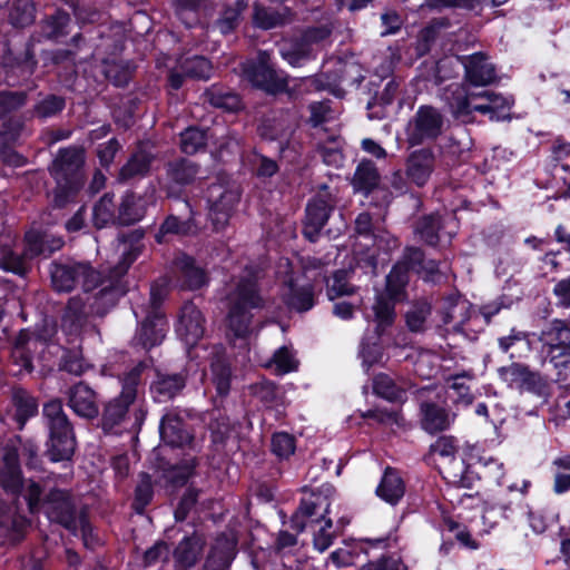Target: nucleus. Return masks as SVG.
Segmentation results:
<instances>
[{
    "label": "nucleus",
    "mask_w": 570,
    "mask_h": 570,
    "mask_svg": "<svg viewBox=\"0 0 570 570\" xmlns=\"http://www.w3.org/2000/svg\"><path fill=\"white\" fill-rule=\"evenodd\" d=\"M246 0H235L232 3H226L217 20L215 27L223 33L228 35L236 30L243 19V13L247 9Z\"/></svg>",
    "instance_id": "nucleus-45"
},
{
    "label": "nucleus",
    "mask_w": 570,
    "mask_h": 570,
    "mask_svg": "<svg viewBox=\"0 0 570 570\" xmlns=\"http://www.w3.org/2000/svg\"><path fill=\"white\" fill-rule=\"evenodd\" d=\"M71 17L63 10L45 16L39 22L40 37L46 40L59 41L70 32Z\"/></svg>",
    "instance_id": "nucleus-32"
},
{
    "label": "nucleus",
    "mask_w": 570,
    "mask_h": 570,
    "mask_svg": "<svg viewBox=\"0 0 570 570\" xmlns=\"http://www.w3.org/2000/svg\"><path fill=\"white\" fill-rule=\"evenodd\" d=\"M166 321L160 311H154L148 315L138 328L135 343L145 350H149L161 343L165 337Z\"/></svg>",
    "instance_id": "nucleus-28"
},
{
    "label": "nucleus",
    "mask_w": 570,
    "mask_h": 570,
    "mask_svg": "<svg viewBox=\"0 0 570 570\" xmlns=\"http://www.w3.org/2000/svg\"><path fill=\"white\" fill-rule=\"evenodd\" d=\"M405 492V484L399 472L386 468L383 478L376 489V494L390 504H396Z\"/></svg>",
    "instance_id": "nucleus-41"
},
{
    "label": "nucleus",
    "mask_w": 570,
    "mask_h": 570,
    "mask_svg": "<svg viewBox=\"0 0 570 570\" xmlns=\"http://www.w3.org/2000/svg\"><path fill=\"white\" fill-rule=\"evenodd\" d=\"M186 385V374L180 373H156L150 390L158 402L168 401L179 394Z\"/></svg>",
    "instance_id": "nucleus-33"
},
{
    "label": "nucleus",
    "mask_w": 570,
    "mask_h": 570,
    "mask_svg": "<svg viewBox=\"0 0 570 570\" xmlns=\"http://www.w3.org/2000/svg\"><path fill=\"white\" fill-rule=\"evenodd\" d=\"M12 242L10 234L0 235V267L18 275H24L30 269V264L27 263L23 253L18 255L12 250Z\"/></svg>",
    "instance_id": "nucleus-40"
},
{
    "label": "nucleus",
    "mask_w": 570,
    "mask_h": 570,
    "mask_svg": "<svg viewBox=\"0 0 570 570\" xmlns=\"http://www.w3.org/2000/svg\"><path fill=\"white\" fill-rule=\"evenodd\" d=\"M431 314V299L428 297H420L412 301L404 314L406 328L411 333H424L428 330V323Z\"/></svg>",
    "instance_id": "nucleus-35"
},
{
    "label": "nucleus",
    "mask_w": 570,
    "mask_h": 570,
    "mask_svg": "<svg viewBox=\"0 0 570 570\" xmlns=\"http://www.w3.org/2000/svg\"><path fill=\"white\" fill-rule=\"evenodd\" d=\"M205 324L202 311L193 302H186L180 308L176 332L186 345L194 346L203 338Z\"/></svg>",
    "instance_id": "nucleus-17"
},
{
    "label": "nucleus",
    "mask_w": 570,
    "mask_h": 570,
    "mask_svg": "<svg viewBox=\"0 0 570 570\" xmlns=\"http://www.w3.org/2000/svg\"><path fill=\"white\" fill-rule=\"evenodd\" d=\"M40 338L28 330H21L13 341L10 360L17 366V374L31 373L32 355L41 345Z\"/></svg>",
    "instance_id": "nucleus-19"
},
{
    "label": "nucleus",
    "mask_w": 570,
    "mask_h": 570,
    "mask_svg": "<svg viewBox=\"0 0 570 570\" xmlns=\"http://www.w3.org/2000/svg\"><path fill=\"white\" fill-rule=\"evenodd\" d=\"M65 108L66 99L63 96L40 92L29 112L36 119L46 120L57 117Z\"/></svg>",
    "instance_id": "nucleus-43"
},
{
    "label": "nucleus",
    "mask_w": 570,
    "mask_h": 570,
    "mask_svg": "<svg viewBox=\"0 0 570 570\" xmlns=\"http://www.w3.org/2000/svg\"><path fill=\"white\" fill-rule=\"evenodd\" d=\"M350 272L346 269L335 271L326 282V293L331 301L342 296H351L356 292V287L348 281Z\"/></svg>",
    "instance_id": "nucleus-50"
},
{
    "label": "nucleus",
    "mask_w": 570,
    "mask_h": 570,
    "mask_svg": "<svg viewBox=\"0 0 570 570\" xmlns=\"http://www.w3.org/2000/svg\"><path fill=\"white\" fill-rule=\"evenodd\" d=\"M199 460L196 455L186 453L176 464H168L160 469V480L165 487L173 489L184 487L196 474Z\"/></svg>",
    "instance_id": "nucleus-25"
},
{
    "label": "nucleus",
    "mask_w": 570,
    "mask_h": 570,
    "mask_svg": "<svg viewBox=\"0 0 570 570\" xmlns=\"http://www.w3.org/2000/svg\"><path fill=\"white\" fill-rule=\"evenodd\" d=\"M373 391L376 395L391 402L402 401L405 396V386L396 383L385 373H380L374 377Z\"/></svg>",
    "instance_id": "nucleus-49"
},
{
    "label": "nucleus",
    "mask_w": 570,
    "mask_h": 570,
    "mask_svg": "<svg viewBox=\"0 0 570 570\" xmlns=\"http://www.w3.org/2000/svg\"><path fill=\"white\" fill-rule=\"evenodd\" d=\"M295 20V13L289 8L274 9L254 4L253 22L257 28L269 30L292 23Z\"/></svg>",
    "instance_id": "nucleus-31"
},
{
    "label": "nucleus",
    "mask_w": 570,
    "mask_h": 570,
    "mask_svg": "<svg viewBox=\"0 0 570 570\" xmlns=\"http://www.w3.org/2000/svg\"><path fill=\"white\" fill-rule=\"evenodd\" d=\"M200 171V166L185 157L174 158L164 165V176L159 180L161 190L168 198H180L185 188L193 185Z\"/></svg>",
    "instance_id": "nucleus-10"
},
{
    "label": "nucleus",
    "mask_w": 570,
    "mask_h": 570,
    "mask_svg": "<svg viewBox=\"0 0 570 570\" xmlns=\"http://www.w3.org/2000/svg\"><path fill=\"white\" fill-rule=\"evenodd\" d=\"M206 540L194 532L181 539L173 551L174 570H191L199 562Z\"/></svg>",
    "instance_id": "nucleus-20"
},
{
    "label": "nucleus",
    "mask_w": 570,
    "mask_h": 570,
    "mask_svg": "<svg viewBox=\"0 0 570 570\" xmlns=\"http://www.w3.org/2000/svg\"><path fill=\"white\" fill-rule=\"evenodd\" d=\"M91 220L97 229L105 228L111 223L117 224V212L112 194H105L94 205Z\"/></svg>",
    "instance_id": "nucleus-46"
},
{
    "label": "nucleus",
    "mask_w": 570,
    "mask_h": 570,
    "mask_svg": "<svg viewBox=\"0 0 570 570\" xmlns=\"http://www.w3.org/2000/svg\"><path fill=\"white\" fill-rule=\"evenodd\" d=\"M83 184L72 181H56L51 193V205L55 208L66 207L82 188Z\"/></svg>",
    "instance_id": "nucleus-57"
},
{
    "label": "nucleus",
    "mask_w": 570,
    "mask_h": 570,
    "mask_svg": "<svg viewBox=\"0 0 570 570\" xmlns=\"http://www.w3.org/2000/svg\"><path fill=\"white\" fill-rule=\"evenodd\" d=\"M338 203L337 195L326 185H322L318 191L306 205L303 222V234L311 242H315L321 230L327 223L331 213Z\"/></svg>",
    "instance_id": "nucleus-9"
},
{
    "label": "nucleus",
    "mask_w": 570,
    "mask_h": 570,
    "mask_svg": "<svg viewBox=\"0 0 570 570\" xmlns=\"http://www.w3.org/2000/svg\"><path fill=\"white\" fill-rule=\"evenodd\" d=\"M184 206L188 213V217L180 219L178 216L169 215L160 225L158 232L155 235L157 243L161 244L167 242L169 235H188L193 232L194 224L191 219L193 209L187 200H184Z\"/></svg>",
    "instance_id": "nucleus-39"
},
{
    "label": "nucleus",
    "mask_w": 570,
    "mask_h": 570,
    "mask_svg": "<svg viewBox=\"0 0 570 570\" xmlns=\"http://www.w3.org/2000/svg\"><path fill=\"white\" fill-rule=\"evenodd\" d=\"M26 126L21 117H10L0 126V142L14 144L24 131Z\"/></svg>",
    "instance_id": "nucleus-62"
},
{
    "label": "nucleus",
    "mask_w": 570,
    "mask_h": 570,
    "mask_svg": "<svg viewBox=\"0 0 570 570\" xmlns=\"http://www.w3.org/2000/svg\"><path fill=\"white\" fill-rule=\"evenodd\" d=\"M330 508L331 501L327 495L312 493L309 498L302 500L299 508L291 518V527L298 533L321 520L325 521L324 525L314 535V547L321 552L330 548L334 539V533L330 531L333 521L330 518L326 519Z\"/></svg>",
    "instance_id": "nucleus-6"
},
{
    "label": "nucleus",
    "mask_w": 570,
    "mask_h": 570,
    "mask_svg": "<svg viewBox=\"0 0 570 570\" xmlns=\"http://www.w3.org/2000/svg\"><path fill=\"white\" fill-rule=\"evenodd\" d=\"M434 154L430 148L413 151L406 160L407 178L417 187H423L434 169Z\"/></svg>",
    "instance_id": "nucleus-26"
},
{
    "label": "nucleus",
    "mask_w": 570,
    "mask_h": 570,
    "mask_svg": "<svg viewBox=\"0 0 570 570\" xmlns=\"http://www.w3.org/2000/svg\"><path fill=\"white\" fill-rule=\"evenodd\" d=\"M259 272L246 267L227 286L225 303L227 328L237 338H245L252 330L253 309L263 308L265 301L258 286Z\"/></svg>",
    "instance_id": "nucleus-2"
},
{
    "label": "nucleus",
    "mask_w": 570,
    "mask_h": 570,
    "mask_svg": "<svg viewBox=\"0 0 570 570\" xmlns=\"http://www.w3.org/2000/svg\"><path fill=\"white\" fill-rule=\"evenodd\" d=\"M500 379L510 387L520 392H528L538 396L542 403H547L550 396V384L548 380L528 365L513 362L499 368Z\"/></svg>",
    "instance_id": "nucleus-8"
},
{
    "label": "nucleus",
    "mask_w": 570,
    "mask_h": 570,
    "mask_svg": "<svg viewBox=\"0 0 570 570\" xmlns=\"http://www.w3.org/2000/svg\"><path fill=\"white\" fill-rule=\"evenodd\" d=\"M209 553L230 566L237 554V539L232 532H223L215 539Z\"/></svg>",
    "instance_id": "nucleus-51"
},
{
    "label": "nucleus",
    "mask_w": 570,
    "mask_h": 570,
    "mask_svg": "<svg viewBox=\"0 0 570 570\" xmlns=\"http://www.w3.org/2000/svg\"><path fill=\"white\" fill-rule=\"evenodd\" d=\"M11 402L16 410V420L22 429L26 422L38 413V401L23 387L16 386L11 390Z\"/></svg>",
    "instance_id": "nucleus-42"
},
{
    "label": "nucleus",
    "mask_w": 570,
    "mask_h": 570,
    "mask_svg": "<svg viewBox=\"0 0 570 570\" xmlns=\"http://www.w3.org/2000/svg\"><path fill=\"white\" fill-rule=\"evenodd\" d=\"M85 43V38L81 33H76L71 40H70V47L69 49H56L50 51L49 60L53 65H71L76 66L77 63V55L78 50L81 48V46Z\"/></svg>",
    "instance_id": "nucleus-55"
},
{
    "label": "nucleus",
    "mask_w": 570,
    "mask_h": 570,
    "mask_svg": "<svg viewBox=\"0 0 570 570\" xmlns=\"http://www.w3.org/2000/svg\"><path fill=\"white\" fill-rule=\"evenodd\" d=\"M159 432L163 442L171 448L191 446L194 442V436L186 423L175 413H167L163 416Z\"/></svg>",
    "instance_id": "nucleus-23"
},
{
    "label": "nucleus",
    "mask_w": 570,
    "mask_h": 570,
    "mask_svg": "<svg viewBox=\"0 0 570 570\" xmlns=\"http://www.w3.org/2000/svg\"><path fill=\"white\" fill-rule=\"evenodd\" d=\"M283 297L289 309L298 313L307 312L315 304L314 286L311 283L299 285L295 281L289 279Z\"/></svg>",
    "instance_id": "nucleus-30"
},
{
    "label": "nucleus",
    "mask_w": 570,
    "mask_h": 570,
    "mask_svg": "<svg viewBox=\"0 0 570 570\" xmlns=\"http://www.w3.org/2000/svg\"><path fill=\"white\" fill-rule=\"evenodd\" d=\"M442 227V218L438 214L421 217L414 227V233L426 245L436 246L440 240L439 232Z\"/></svg>",
    "instance_id": "nucleus-48"
},
{
    "label": "nucleus",
    "mask_w": 570,
    "mask_h": 570,
    "mask_svg": "<svg viewBox=\"0 0 570 570\" xmlns=\"http://www.w3.org/2000/svg\"><path fill=\"white\" fill-rule=\"evenodd\" d=\"M479 99L488 100V105H473L475 111L489 115L490 120L500 121L510 118L512 101L493 91L480 92Z\"/></svg>",
    "instance_id": "nucleus-38"
},
{
    "label": "nucleus",
    "mask_w": 570,
    "mask_h": 570,
    "mask_svg": "<svg viewBox=\"0 0 570 570\" xmlns=\"http://www.w3.org/2000/svg\"><path fill=\"white\" fill-rule=\"evenodd\" d=\"M539 341L547 350V356L570 354V326L562 320H553L541 331Z\"/></svg>",
    "instance_id": "nucleus-22"
},
{
    "label": "nucleus",
    "mask_w": 570,
    "mask_h": 570,
    "mask_svg": "<svg viewBox=\"0 0 570 570\" xmlns=\"http://www.w3.org/2000/svg\"><path fill=\"white\" fill-rule=\"evenodd\" d=\"M83 164V148L77 146L61 148L52 160L49 167V173L55 181L85 184V176L82 173Z\"/></svg>",
    "instance_id": "nucleus-12"
},
{
    "label": "nucleus",
    "mask_w": 570,
    "mask_h": 570,
    "mask_svg": "<svg viewBox=\"0 0 570 570\" xmlns=\"http://www.w3.org/2000/svg\"><path fill=\"white\" fill-rule=\"evenodd\" d=\"M210 367L213 373V383L216 387L217 395L225 397L230 389V367L222 358L212 361Z\"/></svg>",
    "instance_id": "nucleus-56"
},
{
    "label": "nucleus",
    "mask_w": 570,
    "mask_h": 570,
    "mask_svg": "<svg viewBox=\"0 0 570 570\" xmlns=\"http://www.w3.org/2000/svg\"><path fill=\"white\" fill-rule=\"evenodd\" d=\"M139 254V247L132 246L129 250L124 249L122 262L117 265L110 275L105 278L87 262L72 259H57L50 263L49 274L52 288L58 293L73 291L81 281L82 289L89 293L101 286L99 295H108L114 291V282L121 277Z\"/></svg>",
    "instance_id": "nucleus-1"
},
{
    "label": "nucleus",
    "mask_w": 570,
    "mask_h": 570,
    "mask_svg": "<svg viewBox=\"0 0 570 570\" xmlns=\"http://www.w3.org/2000/svg\"><path fill=\"white\" fill-rule=\"evenodd\" d=\"M207 145V131L189 127L180 134V149L184 154L194 155Z\"/></svg>",
    "instance_id": "nucleus-54"
},
{
    "label": "nucleus",
    "mask_w": 570,
    "mask_h": 570,
    "mask_svg": "<svg viewBox=\"0 0 570 570\" xmlns=\"http://www.w3.org/2000/svg\"><path fill=\"white\" fill-rule=\"evenodd\" d=\"M154 497L151 476L141 472L139 474L138 484L135 490L134 508L137 512H141L150 502Z\"/></svg>",
    "instance_id": "nucleus-61"
},
{
    "label": "nucleus",
    "mask_w": 570,
    "mask_h": 570,
    "mask_svg": "<svg viewBox=\"0 0 570 570\" xmlns=\"http://www.w3.org/2000/svg\"><path fill=\"white\" fill-rule=\"evenodd\" d=\"M68 406L80 417L94 420L99 415L98 395L85 382H78L66 392Z\"/></svg>",
    "instance_id": "nucleus-18"
},
{
    "label": "nucleus",
    "mask_w": 570,
    "mask_h": 570,
    "mask_svg": "<svg viewBox=\"0 0 570 570\" xmlns=\"http://www.w3.org/2000/svg\"><path fill=\"white\" fill-rule=\"evenodd\" d=\"M75 16L79 23H97L106 21L107 13L89 3H79L75 7Z\"/></svg>",
    "instance_id": "nucleus-64"
},
{
    "label": "nucleus",
    "mask_w": 570,
    "mask_h": 570,
    "mask_svg": "<svg viewBox=\"0 0 570 570\" xmlns=\"http://www.w3.org/2000/svg\"><path fill=\"white\" fill-rule=\"evenodd\" d=\"M444 117L432 106H421L406 126V141L417 146L435 140L443 131Z\"/></svg>",
    "instance_id": "nucleus-11"
},
{
    "label": "nucleus",
    "mask_w": 570,
    "mask_h": 570,
    "mask_svg": "<svg viewBox=\"0 0 570 570\" xmlns=\"http://www.w3.org/2000/svg\"><path fill=\"white\" fill-rule=\"evenodd\" d=\"M87 303L80 295L72 296L63 309L61 317V328L70 338V342L79 340L82 334L94 328L89 322V313L87 311Z\"/></svg>",
    "instance_id": "nucleus-16"
},
{
    "label": "nucleus",
    "mask_w": 570,
    "mask_h": 570,
    "mask_svg": "<svg viewBox=\"0 0 570 570\" xmlns=\"http://www.w3.org/2000/svg\"><path fill=\"white\" fill-rule=\"evenodd\" d=\"M43 416L49 430L46 454L52 462L70 460L76 448L71 422L63 411L62 401L52 399L43 405Z\"/></svg>",
    "instance_id": "nucleus-5"
},
{
    "label": "nucleus",
    "mask_w": 570,
    "mask_h": 570,
    "mask_svg": "<svg viewBox=\"0 0 570 570\" xmlns=\"http://www.w3.org/2000/svg\"><path fill=\"white\" fill-rule=\"evenodd\" d=\"M63 244L65 243L61 237H56L53 235L32 229L27 232L24 235L23 257H26V261L29 264L31 259L40 255L49 256L61 249Z\"/></svg>",
    "instance_id": "nucleus-24"
},
{
    "label": "nucleus",
    "mask_w": 570,
    "mask_h": 570,
    "mask_svg": "<svg viewBox=\"0 0 570 570\" xmlns=\"http://www.w3.org/2000/svg\"><path fill=\"white\" fill-rule=\"evenodd\" d=\"M35 12L31 0H16L10 11V22L19 28L30 26L35 21Z\"/></svg>",
    "instance_id": "nucleus-58"
},
{
    "label": "nucleus",
    "mask_w": 570,
    "mask_h": 570,
    "mask_svg": "<svg viewBox=\"0 0 570 570\" xmlns=\"http://www.w3.org/2000/svg\"><path fill=\"white\" fill-rule=\"evenodd\" d=\"M445 96L450 111L456 119L469 121L472 112L475 111L473 108V101L479 99L480 94H469L463 85H451L448 87Z\"/></svg>",
    "instance_id": "nucleus-29"
},
{
    "label": "nucleus",
    "mask_w": 570,
    "mask_h": 570,
    "mask_svg": "<svg viewBox=\"0 0 570 570\" xmlns=\"http://www.w3.org/2000/svg\"><path fill=\"white\" fill-rule=\"evenodd\" d=\"M381 181V175L372 160L363 159L356 167L352 178V185L355 191L368 196L375 190Z\"/></svg>",
    "instance_id": "nucleus-37"
},
{
    "label": "nucleus",
    "mask_w": 570,
    "mask_h": 570,
    "mask_svg": "<svg viewBox=\"0 0 570 570\" xmlns=\"http://www.w3.org/2000/svg\"><path fill=\"white\" fill-rule=\"evenodd\" d=\"M295 448V438L286 432L275 433L272 438V451L281 459L292 455Z\"/></svg>",
    "instance_id": "nucleus-63"
},
{
    "label": "nucleus",
    "mask_w": 570,
    "mask_h": 570,
    "mask_svg": "<svg viewBox=\"0 0 570 570\" xmlns=\"http://www.w3.org/2000/svg\"><path fill=\"white\" fill-rule=\"evenodd\" d=\"M42 507L50 521L60 524L73 534L80 531L85 544L88 546L92 531L88 519V509L80 504L69 491L52 489L46 495Z\"/></svg>",
    "instance_id": "nucleus-3"
},
{
    "label": "nucleus",
    "mask_w": 570,
    "mask_h": 570,
    "mask_svg": "<svg viewBox=\"0 0 570 570\" xmlns=\"http://www.w3.org/2000/svg\"><path fill=\"white\" fill-rule=\"evenodd\" d=\"M145 216V206L140 197L126 193L117 206V224L129 226Z\"/></svg>",
    "instance_id": "nucleus-44"
},
{
    "label": "nucleus",
    "mask_w": 570,
    "mask_h": 570,
    "mask_svg": "<svg viewBox=\"0 0 570 570\" xmlns=\"http://www.w3.org/2000/svg\"><path fill=\"white\" fill-rule=\"evenodd\" d=\"M244 73L247 80L256 88L275 95L287 88V79L279 75L268 63V56L261 53L256 62L246 65Z\"/></svg>",
    "instance_id": "nucleus-13"
},
{
    "label": "nucleus",
    "mask_w": 570,
    "mask_h": 570,
    "mask_svg": "<svg viewBox=\"0 0 570 570\" xmlns=\"http://www.w3.org/2000/svg\"><path fill=\"white\" fill-rule=\"evenodd\" d=\"M179 69L189 77L206 80L212 76V62L203 56L184 58L179 61Z\"/></svg>",
    "instance_id": "nucleus-53"
},
{
    "label": "nucleus",
    "mask_w": 570,
    "mask_h": 570,
    "mask_svg": "<svg viewBox=\"0 0 570 570\" xmlns=\"http://www.w3.org/2000/svg\"><path fill=\"white\" fill-rule=\"evenodd\" d=\"M206 100L214 107L226 111H237L242 108L239 96L218 86H212L204 94Z\"/></svg>",
    "instance_id": "nucleus-47"
},
{
    "label": "nucleus",
    "mask_w": 570,
    "mask_h": 570,
    "mask_svg": "<svg viewBox=\"0 0 570 570\" xmlns=\"http://www.w3.org/2000/svg\"><path fill=\"white\" fill-rule=\"evenodd\" d=\"M240 199V191L235 181L217 178L207 188L208 219L213 230L220 232L229 223L236 205Z\"/></svg>",
    "instance_id": "nucleus-7"
},
{
    "label": "nucleus",
    "mask_w": 570,
    "mask_h": 570,
    "mask_svg": "<svg viewBox=\"0 0 570 570\" xmlns=\"http://www.w3.org/2000/svg\"><path fill=\"white\" fill-rule=\"evenodd\" d=\"M430 392V387H423L416 392L420 400V424L425 432L435 434L449 429L455 414L431 400H425V395Z\"/></svg>",
    "instance_id": "nucleus-15"
},
{
    "label": "nucleus",
    "mask_w": 570,
    "mask_h": 570,
    "mask_svg": "<svg viewBox=\"0 0 570 570\" xmlns=\"http://www.w3.org/2000/svg\"><path fill=\"white\" fill-rule=\"evenodd\" d=\"M146 362H139L120 379L121 392L102 406L100 428L106 434H119L128 419L129 406L136 401L141 374L147 368Z\"/></svg>",
    "instance_id": "nucleus-4"
},
{
    "label": "nucleus",
    "mask_w": 570,
    "mask_h": 570,
    "mask_svg": "<svg viewBox=\"0 0 570 570\" xmlns=\"http://www.w3.org/2000/svg\"><path fill=\"white\" fill-rule=\"evenodd\" d=\"M409 282V271L399 262L386 276V292L392 299H397Z\"/></svg>",
    "instance_id": "nucleus-59"
},
{
    "label": "nucleus",
    "mask_w": 570,
    "mask_h": 570,
    "mask_svg": "<svg viewBox=\"0 0 570 570\" xmlns=\"http://www.w3.org/2000/svg\"><path fill=\"white\" fill-rule=\"evenodd\" d=\"M27 100V91H0V120L26 106Z\"/></svg>",
    "instance_id": "nucleus-60"
},
{
    "label": "nucleus",
    "mask_w": 570,
    "mask_h": 570,
    "mask_svg": "<svg viewBox=\"0 0 570 570\" xmlns=\"http://www.w3.org/2000/svg\"><path fill=\"white\" fill-rule=\"evenodd\" d=\"M174 267L179 285L184 289H199L209 281L207 272L191 256L179 254L174 259Z\"/></svg>",
    "instance_id": "nucleus-21"
},
{
    "label": "nucleus",
    "mask_w": 570,
    "mask_h": 570,
    "mask_svg": "<svg viewBox=\"0 0 570 570\" xmlns=\"http://www.w3.org/2000/svg\"><path fill=\"white\" fill-rule=\"evenodd\" d=\"M478 463L483 465V468L487 470L485 472L489 475L495 478L498 482L501 485L505 487L509 491H519L522 494H525L528 492L530 481L525 479H522L520 482L514 481L512 476L514 474H518L517 471H513L511 474L500 473V471L503 468V464L498 460L491 456L478 455Z\"/></svg>",
    "instance_id": "nucleus-36"
},
{
    "label": "nucleus",
    "mask_w": 570,
    "mask_h": 570,
    "mask_svg": "<svg viewBox=\"0 0 570 570\" xmlns=\"http://www.w3.org/2000/svg\"><path fill=\"white\" fill-rule=\"evenodd\" d=\"M471 304L462 299L459 295L444 297L439 315L441 318L440 327L445 334H465V325L471 320Z\"/></svg>",
    "instance_id": "nucleus-14"
},
{
    "label": "nucleus",
    "mask_w": 570,
    "mask_h": 570,
    "mask_svg": "<svg viewBox=\"0 0 570 570\" xmlns=\"http://www.w3.org/2000/svg\"><path fill=\"white\" fill-rule=\"evenodd\" d=\"M465 80L472 86H487L495 79V68L482 52L464 58Z\"/></svg>",
    "instance_id": "nucleus-27"
},
{
    "label": "nucleus",
    "mask_w": 570,
    "mask_h": 570,
    "mask_svg": "<svg viewBox=\"0 0 570 570\" xmlns=\"http://www.w3.org/2000/svg\"><path fill=\"white\" fill-rule=\"evenodd\" d=\"M155 159L156 155L151 150L139 148L120 168L118 179L127 181L147 175Z\"/></svg>",
    "instance_id": "nucleus-34"
},
{
    "label": "nucleus",
    "mask_w": 570,
    "mask_h": 570,
    "mask_svg": "<svg viewBox=\"0 0 570 570\" xmlns=\"http://www.w3.org/2000/svg\"><path fill=\"white\" fill-rule=\"evenodd\" d=\"M375 314V333L382 336L395 321V305L392 301L379 297L373 306Z\"/></svg>",
    "instance_id": "nucleus-52"
}]
</instances>
